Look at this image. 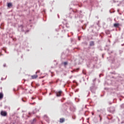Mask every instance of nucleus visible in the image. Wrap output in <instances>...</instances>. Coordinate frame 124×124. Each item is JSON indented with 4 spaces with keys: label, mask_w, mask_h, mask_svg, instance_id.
I'll use <instances>...</instances> for the list:
<instances>
[{
    "label": "nucleus",
    "mask_w": 124,
    "mask_h": 124,
    "mask_svg": "<svg viewBox=\"0 0 124 124\" xmlns=\"http://www.w3.org/2000/svg\"><path fill=\"white\" fill-rule=\"evenodd\" d=\"M18 31H22L25 32V33H28L29 31H30V30H25L27 29V27H24L23 25H18Z\"/></svg>",
    "instance_id": "f257e3e1"
},
{
    "label": "nucleus",
    "mask_w": 124,
    "mask_h": 124,
    "mask_svg": "<svg viewBox=\"0 0 124 124\" xmlns=\"http://www.w3.org/2000/svg\"><path fill=\"white\" fill-rule=\"evenodd\" d=\"M97 90V87L94 84H93L90 87V91L92 93H95V92Z\"/></svg>",
    "instance_id": "f03ea898"
},
{
    "label": "nucleus",
    "mask_w": 124,
    "mask_h": 124,
    "mask_svg": "<svg viewBox=\"0 0 124 124\" xmlns=\"http://www.w3.org/2000/svg\"><path fill=\"white\" fill-rule=\"evenodd\" d=\"M0 115L2 117H6V116H7V112H6V111L2 110L0 112Z\"/></svg>",
    "instance_id": "7ed1b4c3"
},
{
    "label": "nucleus",
    "mask_w": 124,
    "mask_h": 124,
    "mask_svg": "<svg viewBox=\"0 0 124 124\" xmlns=\"http://www.w3.org/2000/svg\"><path fill=\"white\" fill-rule=\"evenodd\" d=\"M75 12V11L72 12V13H70L68 15H67V17H68V18H72V16H73V13Z\"/></svg>",
    "instance_id": "20e7f679"
},
{
    "label": "nucleus",
    "mask_w": 124,
    "mask_h": 124,
    "mask_svg": "<svg viewBox=\"0 0 124 124\" xmlns=\"http://www.w3.org/2000/svg\"><path fill=\"white\" fill-rule=\"evenodd\" d=\"M37 111H39V110H37L36 108H35V109L34 110H33V111L32 112V113L31 112H29V115L30 116H31V114H34L36 113Z\"/></svg>",
    "instance_id": "39448f33"
},
{
    "label": "nucleus",
    "mask_w": 124,
    "mask_h": 124,
    "mask_svg": "<svg viewBox=\"0 0 124 124\" xmlns=\"http://www.w3.org/2000/svg\"><path fill=\"white\" fill-rule=\"evenodd\" d=\"M62 91H59L56 93L57 96H61V95H62Z\"/></svg>",
    "instance_id": "423d86ee"
},
{
    "label": "nucleus",
    "mask_w": 124,
    "mask_h": 124,
    "mask_svg": "<svg viewBox=\"0 0 124 124\" xmlns=\"http://www.w3.org/2000/svg\"><path fill=\"white\" fill-rule=\"evenodd\" d=\"M64 121H65L64 118H61L60 119V123H61V124H62V123H64Z\"/></svg>",
    "instance_id": "0eeeda50"
},
{
    "label": "nucleus",
    "mask_w": 124,
    "mask_h": 124,
    "mask_svg": "<svg viewBox=\"0 0 124 124\" xmlns=\"http://www.w3.org/2000/svg\"><path fill=\"white\" fill-rule=\"evenodd\" d=\"M37 77H38L37 75H34L33 76H31L32 79H36Z\"/></svg>",
    "instance_id": "6e6552de"
},
{
    "label": "nucleus",
    "mask_w": 124,
    "mask_h": 124,
    "mask_svg": "<svg viewBox=\"0 0 124 124\" xmlns=\"http://www.w3.org/2000/svg\"><path fill=\"white\" fill-rule=\"evenodd\" d=\"M90 46H94V42L93 41H91L90 43Z\"/></svg>",
    "instance_id": "1a4fd4ad"
},
{
    "label": "nucleus",
    "mask_w": 124,
    "mask_h": 124,
    "mask_svg": "<svg viewBox=\"0 0 124 124\" xmlns=\"http://www.w3.org/2000/svg\"><path fill=\"white\" fill-rule=\"evenodd\" d=\"M119 26H120V24L119 23H115L114 24V27H115V28H118Z\"/></svg>",
    "instance_id": "9d476101"
},
{
    "label": "nucleus",
    "mask_w": 124,
    "mask_h": 124,
    "mask_svg": "<svg viewBox=\"0 0 124 124\" xmlns=\"http://www.w3.org/2000/svg\"><path fill=\"white\" fill-rule=\"evenodd\" d=\"M3 98V94L2 93H0V99Z\"/></svg>",
    "instance_id": "9b49d317"
},
{
    "label": "nucleus",
    "mask_w": 124,
    "mask_h": 124,
    "mask_svg": "<svg viewBox=\"0 0 124 124\" xmlns=\"http://www.w3.org/2000/svg\"><path fill=\"white\" fill-rule=\"evenodd\" d=\"M79 12L80 13L78 12V11L76 10V11L75 12V13H76V14H77L78 15V14H79V13L80 14H81V13H82V11H80Z\"/></svg>",
    "instance_id": "f8f14e48"
},
{
    "label": "nucleus",
    "mask_w": 124,
    "mask_h": 124,
    "mask_svg": "<svg viewBox=\"0 0 124 124\" xmlns=\"http://www.w3.org/2000/svg\"><path fill=\"white\" fill-rule=\"evenodd\" d=\"M106 34H110V31L109 30L106 31Z\"/></svg>",
    "instance_id": "ddd939ff"
},
{
    "label": "nucleus",
    "mask_w": 124,
    "mask_h": 124,
    "mask_svg": "<svg viewBox=\"0 0 124 124\" xmlns=\"http://www.w3.org/2000/svg\"><path fill=\"white\" fill-rule=\"evenodd\" d=\"M8 7H10V6H12V4L11 3H8L7 4Z\"/></svg>",
    "instance_id": "4468645a"
},
{
    "label": "nucleus",
    "mask_w": 124,
    "mask_h": 124,
    "mask_svg": "<svg viewBox=\"0 0 124 124\" xmlns=\"http://www.w3.org/2000/svg\"><path fill=\"white\" fill-rule=\"evenodd\" d=\"M68 62H63V64H64V66H66L68 64Z\"/></svg>",
    "instance_id": "2eb2a0df"
},
{
    "label": "nucleus",
    "mask_w": 124,
    "mask_h": 124,
    "mask_svg": "<svg viewBox=\"0 0 124 124\" xmlns=\"http://www.w3.org/2000/svg\"><path fill=\"white\" fill-rule=\"evenodd\" d=\"M46 119L47 120V122H48L49 121V119H48V117H47V116L45 115L44 116V119H45V120H46Z\"/></svg>",
    "instance_id": "dca6fc26"
},
{
    "label": "nucleus",
    "mask_w": 124,
    "mask_h": 124,
    "mask_svg": "<svg viewBox=\"0 0 124 124\" xmlns=\"http://www.w3.org/2000/svg\"><path fill=\"white\" fill-rule=\"evenodd\" d=\"M121 108H122V109H124V104H123L121 105Z\"/></svg>",
    "instance_id": "f3484780"
},
{
    "label": "nucleus",
    "mask_w": 124,
    "mask_h": 124,
    "mask_svg": "<svg viewBox=\"0 0 124 124\" xmlns=\"http://www.w3.org/2000/svg\"><path fill=\"white\" fill-rule=\"evenodd\" d=\"M35 122H36V119H34L33 120V123H35Z\"/></svg>",
    "instance_id": "a211bd4d"
},
{
    "label": "nucleus",
    "mask_w": 124,
    "mask_h": 124,
    "mask_svg": "<svg viewBox=\"0 0 124 124\" xmlns=\"http://www.w3.org/2000/svg\"><path fill=\"white\" fill-rule=\"evenodd\" d=\"M99 118H100V121H101V117L100 116V115H99Z\"/></svg>",
    "instance_id": "6ab92c4d"
},
{
    "label": "nucleus",
    "mask_w": 124,
    "mask_h": 124,
    "mask_svg": "<svg viewBox=\"0 0 124 124\" xmlns=\"http://www.w3.org/2000/svg\"><path fill=\"white\" fill-rule=\"evenodd\" d=\"M3 66H4V67H5L6 66V64H4Z\"/></svg>",
    "instance_id": "aec40b11"
},
{
    "label": "nucleus",
    "mask_w": 124,
    "mask_h": 124,
    "mask_svg": "<svg viewBox=\"0 0 124 124\" xmlns=\"http://www.w3.org/2000/svg\"><path fill=\"white\" fill-rule=\"evenodd\" d=\"M22 101L23 102H26V101L25 100H24L23 99H22Z\"/></svg>",
    "instance_id": "412c9836"
},
{
    "label": "nucleus",
    "mask_w": 124,
    "mask_h": 124,
    "mask_svg": "<svg viewBox=\"0 0 124 124\" xmlns=\"http://www.w3.org/2000/svg\"><path fill=\"white\" fill-rule=\"evenodd\" d=\"M38 72H39V71H37L36 72V74L38 73Z\"/></svg>",
    "instance_id": "4be33fe9"
},
{
    "label": "nucleus",
    "mask_w": 124,
    "mask_h": 124,
    "mask_svg": "<svg viewBox=\"0 0 124 124\" xmlns=\"http://www.w3.org/2000/svg\"><path fill=\"white\" fill-rule=\"evenodd\" d=\"M35 98H33V97H32L31 98V99H33H33H35Z\"/></svg>",
    "instance_id": "5701e85b"
},
{
    "label": "nucleus",
    "mask_w": 124,
    "mask_h": 124,
    "mask_svg": "<svg viewBox=\"0 0 124 124\" xmlns=\"http://www.w3.org/2000/svg\"><path fill=\"white\" fill-rule=\"evenodd\" d=\"M72 78V76H71L70 77V79H71Z\"/></svg>",
    "instance_id": "b1692460"
},
{
    "label": "nucleus",
    "mask_w": 124,
    "mask_h": 124,
    "mask_svg": "<svg viewBox=\"0 0 124 124\" xmlns=\"http://www.w3.org/2000/svg\"><path fill=\"white\" fill-rule=\"evenodd\" d=\"M122 45V46H124V44H122V45Z\"/></svg>",
    "instance_id": "393cba45"
},
{
    "label": "nucleus",
    "mask_w": 124,
    "mask_h": 124,
    "mask_svg": "<svg viewBox=\"0 0 124 124\" xmlns=\"http://www.w3.org/2000/svg\"><path fill=\"white\" fill-rule=\"evenodd\" d=\"M94 81H95V79H94L93 80V82H94Z\"/></svg>",
    "instance_id": "a878e982"
},
{
    "label": "nucleus",
    "mask_w": 124,
    "mask_h": 124,
    "mask_svg": "<svg viewBox=\"0 0 124 124\" xmlns=\"http://www.w3.org/2000/svg\"><path fill=\"white\" fill-rule=\"evenodd\" d=\"M92 115H94V113H92Z\"/></svg>",
    "instance_id": "bb28decb"
},
{
    "label": "nucleus",
    "mask_w": 124,
    "mask_h": 124,
    "mask_svg": "<svg viewBox=\"0 0 124 124\" xmlns=\"http://www.w3.org/2000/svg\"><path fill=\"white\" fill-rule=\"evenodd\" d=\"M1 80H3V78H1Z\"/></svg>",
    "instance_id": "cd10ccee"
},
{
    "label": "nucleus",
    "mask_w": 124,
    "mask_h": 124,
    "mask_svg": "<svg viewBox=\"0 0 124 124\" xmlns=\"http://www.w3.org/2000/svg\"><path fill=\"white\" fill-rule=\"evenodd\" d=\"M100 75H101V74H100V75H99V77H100Z\"/></svg>",
    "instance_id": "c85d7f7f"
},
{
    "label": "nucleus",
    "mask_w": 124,
    "mask_h": 124,
    "mask_svg": "<svg viewBox=\"0 0 124 124\" xmlns=\"http://www.w3.org/2000/svg\"><path fill=\"white\" fill-rule=\"evenodd\" d=\"M102 58H103V54L102 55Z\"/></svg>",
    "instance_id": "c756f323"
},
{
    "label": "nucleus",
    "mask_w": 124,
    "mask_h": 124,
    "mask_svg": "<svg viewBox=\"0 0 124 124\" xmlns=\"http://www.w3.org/2000/svg\"><path fill=\"white\" fill-rule=\"evenodd\" d=\"M115 111V109L113 108V111Z\"/></svg>",
    "instance_id": "7c9ffc66"
},
{
    "label": "nucleus",
    "mask_w": 124,
    "mask_h": 124,
    "mask_svg": "<svg viewBox=\"0 0 124 124\" xmlns=\"http://www.w3.org/2000/svg\"><path fill=\"white\" fill-rule=\"evenodd\" d=\"M37 118H39V116H37Z\"/></svg>",
    "instance_id": "2f4dec72"
},
{
    "label": "nucleus",
    "mask_w": 124,
    "mask_h": 124,
    "mask_svg": "<svg viewBox=\"0 0 124 124\" xmlns=\"http://www.w3.org/2000/svg\"><path fill=\"white\" fill-rule=\"evenodd\" d=\"M49 95H51V93H49Z\"/></svg>",
    "instance_id": "473e14b6"
},
{
    "label": "nucleus",
    "mask_w": 124,
    "mask_h": 124,
    "mask_svg": "<svg viewBox=\"0 0 124 124\" xmlns=\"http://www.w3.org/2000/svg\"><path fill=\"white\" fill-rule=\"evenodd\" d=\"M108 54H110V52H108Z\"/></svg>",
    "instance_id": "72a5a7b5"
},
{
    "label": "nucleus",
    "mask_w": 124,
    "mask_h": 124,
    "mask_svg": "<svg viewBox=\"0 0 124 124\" xmlns=\"http://www.w3.org/2000/svg\"><path fill=\"white\" fill-rule=\"evenodd\" d=\"M32 104H32H33V103H32V104Z\"/></svg>",
    "instance_id": "f704fd0d"
}]
</instances>
